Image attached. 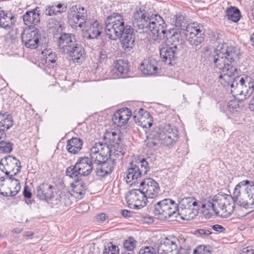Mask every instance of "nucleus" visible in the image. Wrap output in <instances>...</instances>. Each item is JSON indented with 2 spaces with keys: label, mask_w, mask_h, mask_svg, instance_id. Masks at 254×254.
<instances>
[{
  "label": "nucleus",
  "mask_w": 254,
  "mask_h": 254,
  "mask_svg": "<svg viewBox=\"0 0 254 254\" xmlns=\"http://www.w3.org/2000/svg\"><path fill=\"white\" fill-rule=\"evenodd\" d=\"M86 31L88 36L87 39H94L99 37L103 31V27L101 23L95 20L92 22L89 23L87 22Z\"/></svg>",
  "instance_id": "29"
},
{
  "label": "nucleus",
  "mask_w": 254,
  "mask_h": 254,
  "mask_svg": "<svg viewBox=\"0 0 254 254\" xmlns=\"http://www.w3.org/2000/svg\"><path fill=\"white\" fill-rule=\"evenodd\" d=\"M40 37V32L36 28L26 29L21 35L22 43L27 48L31 49H36L38 47Z\"/></svg>",
  "instance_id": "16"
},
{
  "label": "nucleus",
  "mask_w": 254,
  "mask_h": 254,
  "mask_svg": "<svg viewBox=\"0 0 254 254\" xmlns=\"http://www.w3.org/2000/svg\"><path fill=\"white\" fill-rule=\"evenodd\" d=\"M212 228L218 232H222L225 231V228L222 226L218 224L213 225Z\"/></svg>",
  "instance_id": "53"
},
{
  "label": "nucleus",
  "mask_w": 254,
  "mask_h": 254,
  "mask_svg": "<svg viewBox=\"0 0 254 254\" xmlns=\"http://www.w3.org/2000/svg\"><path fill=\"white\" fill-rule=\"evenodd\" d=\"M23 195L25 197H26L27 198H30L32 196V194L30 191V190L27 186H25L24 187V189L23 190Z\"/></svg>",
  "instance_id": "52"
},
{
  "label": "nucleus",
  "mask_w": 254,
  "mask_h": 254,
  "mask_svg": "<svg viewBox=\"0 0 254 254\" xmlns=\"http://www.w3.org/2000/svg\"><path fill=\"white\" fill-rule=\"evenodd\" d=\"M185 239L180 238L179 240L176 237L165 238L163 239L157 248V254H182L184 249L181 248L178 251V245L185 243Z\"/></svg>",
  "instance_id": "10"
},
{
  "label": "nucleus",
  "mask_w": 254,
  "mask_h": 254,
  "mask_svg": "<svg viewBox=\"0 0 254 254\" xmlns=\"http://www.w3.org/2000/svg\"><path fill=\"white\" fill-rule=\"evenodd\" d=\"M125 174L126 175L125 179L127 183H131L130 185L137 183L138 179L142 176L139 168L134 162L131 163L130 167L127 170Z\"/></svg>",
  "instance_id": "27"
},
{
  "label": "nucleus",
  "mask_w": 254,
  "mask_h": 254,
  "mask_svg": "<svg viewBox=\"0 0 254 254\" xmlns=\"http://www.w3.org/2000/svg\"><path fill=\"white\" fill-rule=\"evenodd\" d=\"M226 13L228 19L234 22H237L241 17L239 9L235 6H231L228 8Z\"/></svg>",
  "instance_id": "37"
},
{
  "label": "nucleus",
  "mask_w": 254,
  "mask_h": 254,
  "mask_svg": "<svg viewBox=\"0 0 254 254\" xmlns=\"http://www.w3.org/2000/svg\"><path fill=\"white\" fill-rule=\"evenodd\" d=\"M24 24L28 26L33 25H37L40 22V8L36 7L31 11H27L23 15Z\"/></svg>",
  "instance_id": "26"
},
{
  "label": "nucleus",
  "mask_w": 254,
  "mask_h": 254,
  "mask_svg": "<svg viewBox=\"0 0 254 254\" xmlns=\"http://www.w3.org/2000/svg\"><path fill=\"white\" fill-rule=\"evenodd\" d=\"M53 5H55V7H56V10H62L64 7H65L66 8V6L63 7V5L62 4H61V3H58V4L55 3Z\"/></svg>",
  "instance_id": "61"
},
{
  "label": "nucleus",
  "mask_w": 254,
  "mask_h": 254,
  "mask_svg": "<svg viewBox=\"0 0 254 254\" xmlns=\"http://www.w3.org/2000/svg\"><path fill=\"white\" fill-rule=\"evenodd\" d=\"M174 22L176 27L180 29L183 33L186 31L187 27H188L189 24H188L187 19L184 15L181 13L176 14Z\"/></svg>",
  "instance_id": "35"
},
{
  "label": "nucleus",
  "mask_w": 254,
  "mask_h": 254,
  "mask_svg": "<svg viewBox=\"0 0 254 254\" xmlns=\"http://www.w3.org/2000/svg\"><path fill=\"white\" fill-rule=\"evenodd\" d=\"M235 203L233 195L218 193L211 200L206 201L202 204L204 215L209 218L214 212L221 217H227L234 211Z\"/></svg>",
  "instance_id": "4"
},
{
  "label": "nucleus",
  "mask_w": 254,
  "mask_h": 254,
  "mask_svg": "<svg viewBox=\"0 0 254 254\" xmlns=\"http://www.w3.org/2000/svg\"><path fill=\"white\" fill-rule=\"evenodd\" d=\"M12 150V144L9 141H0V151L4 153H10Z\"/></svg>",
  "instance_id": "48"
},
{
  "label": "nucleus",
  "mask_w": 254,
  "mask_h": 254,
  "mask_svg": "<svg viewBox=\"0 0 254 254\" xmlns=\"http://www.w3.org/2000/svg\"><path fill=\"white\" fill-rule=\"evenodd\" d=\"M152 135L158 138L160 143L165 146L173 145L178 139L177 129L171 127L169 124L157 127L153 132Z\"/></svg>",
  "instance_id": "8"
},
{
  "label": "nucleus",
  "mask_w": 254,
  "mask_h": 254,
  "mask_svg": "<svg viewBox=\"0 0 254 254\" xmlns=\"http://www.w3.org/2000/svg\"><path fill=\"white\" fill-rule=\"evenodd\" d=\"M136 241L131 237L128 238L124 243V247L128 252H132L135 248Z\"/></svg>",
  "instance_id": "47"
},
{
  "label": "nucleus",
  "mask_w": 254,
  "mask_h": 254,
  "mask_svg": "<svg viewBox=\"0 0 254 254\" xmlns=\"http://www.w3.org/2000/svg\"><path fill=\"white\" fill-rule=\"evenodd\" d=\"M144 219L145 220H147L146 221V222H148V223L152 222H153V219L151 217H144Z\"/></svg>",
  "instance_id": "63"
},
{
  "label": "nucleus",
  "mask_w": 254,
  "mask_h": 254,
  "mask_svg": "<svg viewBox=\"0 0 254 254\" xmlns=\"http://www.w3.org/2000/svg\"><path fill=\"white\" fill-rule=\"evenodd\" d=\"M48 24L49 25L50 28H53L54 27L56 28L57 25H58L57 23V21H55L54 19L52 18L49 20Z\"/></svg>",
  "instance_id": "59"
},
{
  "label": "nucleus",
  "mask_w": 254,
  "mask_h": 254,
  "mask_svg": "<svg viewBox=\"0 0 254 254\" xmlns=\"http://www.w3.org/2000/svg\"><path fill=\"white\" fill-rule=\"evenodd\" d=\"M87 10L80 5L72 7L68 12V23L72 27L85 28L87 25Z\"/></svg>",
  "instance_id": "11"
},
{
  "label": "nucleus",
  "mask_w": 254,
  "mask_h": 254,
  "mask_svg": "<svg viewBox=\"0 0 254 254\" xmlns=\"http://www.w3.org/2000/svg\"><path fill=\"white\" fill-rule=\"evenodd\" d=\"M69 49L67 54L74 63H81L84 59V50L82 46L76 42Z\"/></svg>",
  "instance_id": "24"
},
{
  "label": "nucleus",
  "mask_w": 254,
  "mask_h": 254,
  "mask_svg": "<svg viewBox=\"0 0 254 254\" xmlns=\"http://www.w3.org/2000/svg\"><path fill=\"white\" fill-rule=\"evenodd\" d=\"M105 32L108 38L116 40L122 38L121 44L125 50L130 51L134 46L135 35L133 28L125 25L123 16L118 13L108 16L105 21Z\"/></svg>",
  "instance_id": "2"
},
{
  "label": "nucleus",
  "mask_w": 254,
  "mask_h": 254,
  "mask_svg": "<svg viewBox=\"0 0 254 254\" xmlns=\"http://www.w3.org/2000/svg\"><path fill=\"white\" fill-rule=\"evenodd\" d=\"M57 59L58 58L56 54L55 53H54L51 54V55L43 57V58L41 59V63L46 67H48V68H53L56 65V62Z\"/></svg>",
  "instance_id": "38"
},
{
  "label": "nucleus",
  "mask_w": 254,
  "mask_h": 254,
  "mask_svg": "<svg viewBox=\"0 0 254 254\" xmlns=\"http://www.w3.org/2000/svg\"><path fill=\"white\" fill-rule=\"evenodd\" d=\"M75 184L73 186V192L75 196L82 198L85 193V186L79 178L78 181L74 180Z\"/></svg>",
  "instance_id": "39"
},
{
  "label": "nucleus",
  "mask_w": 254,
  "mask_h": 254,
  "mask_svg": "<svg viewBox=\"0 0 254 254\" xmlns=\"http://www.w3.org/2000/svg\"><path fill=\"white\" fill-rule=\"evenodd\" d=\"M227 106L228 110L232 113L238 112L240 109L238 101L236 100H230Z\"/></svg>",
  "instance_id": "49"
},
{
  "label": "nucleus",
  "mask_w": 254,
  "mask_h": 254,
  "mask_svg": "<svg viewBox=\"0 0 254 254\" xmlns=\"http://www.w3.org/2000/svg\"><path fill=\"white\" fill-rule=\"evenodd\" d=\"M13 175L7 176L6 185L8 186V192H6L7 196H15L20 190L21 187L18 180L13 177Z\"/></svg>",
  "instance_id": "31"
},
{
  "label": "nucleus",
  "mask_w": 254,
  "mask_h": 254,
  "mask_svg": "<svg viewBox=\"0 0 254 254\" xmlns=\"http://www.w3.org/2000/svg\"><path fill=\"white\" fill-rule=\"evenodd\" d=\"M110 147L101 142L95 143L90 148V159L94 164H100L109 157Z\"/></svg>",
  "instance_id": "13"
},
{
  "label": "nucleus",
  "mask_w": 254,
  "mask_h": 254,
  "mask_svg": "<svg viewBox=\"0 0 254 254\" xmlns=\"http://www.w3.org/2000/svg\"><path fill=\"white\" fill-rule=\"evenodd\" d=\"M103 254H119V248L110 242L105 246Z\"/></svg>",
  "instance_id": "46"
},
{
  "label": "nucleus",
  "mask_w": 254,
  "mask_h": 254,
  "mask_svg": "<svg viewBox=\"0 0 254 254\" xmlns=\"http://www.w3.org/2000/svg\"><path fill=\"white\" fill-rule=\"evenodd\" d=\"M122 215L125 217H130L132 216V212L127 210H122L121 211Z\"/></svg>",
  "instance_id": "54"
},
{
  "label": "nucleus",
  "mask_w": 254,
  "mask_h": 254,
  "mask_svg": "<svg viewBox=\"0 0 254 254\" xmlns=\"http://www.w3.org/2000/svg\"><path fill=\"white\" fill-rule=\"evenodd\" d=\"M104 138L110 143L111 145L112 143H115L121 141L120 135L115 131L106 132L105 133Z\"/></svg>",
  "instance_id": "43"
},
{
  "label": "nucleus",
  "mask_w": 254,
  "mask_h": 254,
  "mask_svg": "<svg viewBox=\"0 0 254 254\" xmlns=\"http://www.w3.org/2000/svg\"><path fill=\"white\" fill-rule=\"evenodd\" d=\"M21 229L19 228H15L13 230V232L16 234H19L21 232Z\"/></svg>",
  "instance_id": "64"
},
{
  "label": "nucleus",
  "mask_w": 254,
  "mask_h": 254,
  "mask_svg": "<svg viewBox=\"0 0 254 254\" xmlns=\"http://www.w3.org/2000/svg\"><path fill=\"white\" fill-rule=\"evenodd\" d=\"M6 180H7V175H5V177H1L0 178V185L3 186V184H2L3 182H5V184H6Z\"/></svg>",
  "instance_id": "62"
},
{
  "label": "nucleus",
  "mask_w": 254,
  "mask_h": 254,
  "mask_svg": "<svg viewBox=\"0 0 254 254\" xmlns=\"http://www.w3.org/2000/svg\"><path fill=\"white\" fill-rule=\"evenodd\" d=\"M159 143L160 140H158V138L157 137H155L154 139L148 138L146 143V145L149 148H153L157 145Z\"/></svg>",
  "instance_id": "51"
},
{
  "label": "nucleus",
  "mask_w": 254,
  "mask_h": 254,
  "mask_svg": "<svg viewBox=\"0 0 254 254\" xmlns=\"http://www.w3.org/2000/svg\"><path fill=\"white\" fill-rule=\"evenodd\" d=\"M6 138V134L4 129L0 128V141L4 140Z\"/></svg>",
  "instance_id": "60"
},
{
  "label": "nucleus",
  "mask_w": 254,
  "mask_h": 254,
  "mask_svg": "<svg viewBox=\"0 0 254 254\" xmlns=\"http://www.w3.org/2000/svg\"><path fill=\"white\" fill-rule=\"evenodd\" d=\"M53 189L51 185L43 183L37 187V196L40 199L48 202L53 196Z\"/></svg>",
  "instance_id": "23"
},
{
  "label": "nucleus",
  "mask_w": 254,
  "mask_h": 254,
  "mask_svg": "<svg viewBox=\"0 0 254 254\" xmlns=\"http://www.w3.org/2000/svg\"><path fill=\"white\" fill-rule=\"evenodd\" d=\"M197 204L196 199L192 197L184 198L180 201V208H193Z\"/></svg>",
  "instance_id": "42"
},
{
  "label": "nucleus",
  "mask_w": 254,
  "mask_h": 254,
  "mask_svg": "<svg viewBox=\"0 0 254 254\" xmlns=\"http://www.w3.org/2000/svg\"><path fill=\"white\" fill-rule=\"evenodd\" d=\"M57 38L60 51L64 54L76 42L75 35L69 33H61Z\"/></svg>",
  "instance_id": "18"
},
{
  "label": "nucleus",
  "mask_w": 254,
  "mask_h": 254,
  "mask_svg": "<svg viewBox=\"0 0 254 254\" xmlns=\"http://www.w3.org/2000/svg\"><path fill=\"white\" fill-rule=\"evenodd\" d=\"M139 187L141 188L144 194L149 198H156L159 194L160 187L158 183L152 178H149L144 179L140 182Z\"/></svg>",
  "instance_id": "17"
},
{
  "label": "nucleus",
  "mask_w": 254,
  "mask_h": 254,
  "mask_svg": "<svg viewBox=\"0 0 254 254\" xmlns=\"http://www.w3.org/2000/svg\"><path fill=\"white\" fill-rule=\"evenodd\" d=\"M181 210H178L179 212L177 214L179 215L181 219L183 220L190 221L193 219L196 215V211H193V208H180Z\"/></svg>",
  "instance_id": "36"
},
{
  "label": "nucleus",
  "mask_w": 254,
  "mask_h": 254,
  "mask_svg": "<svg viewBox=\"0 0 254 254\" xmlns=\"http://www.w3.org/2000/svg\"><path fill=\"white\" fill-rule=\"evenodd\" d=\"M235 203L246 208L254 206V183L248 180L239 182L233 191Z\"/></svg>",
  "instance_id": "5"
},
{
  "label": "nucleus",
  "mask_w": 254,
  "mask_h": 254,
  "mask_svg": "<svg viewBox=\"0 0 254 254\" xmlns=\"http://www.w3.org/2000/svg\"><path fill=\"white\" fill-rule=\"evenodd\" d=\"M99 59L101 62H103L107 58V55L106 53V52L102 51L99 54Z\"/></svg>",
  "instance_id": "58"
},
{
  "label": "nucleus",
  "mask_w": 254,
  "mask_h": 254,
  "mask_svg": "<svg viewBox=\"0 0 254 254\" xmlns=\"http://www.w3.org/2000/svg\"><path fill=\"white\" fill-rule=\"evenodd\" d=\"M136 165L139 168L141 175H145L149 170L148 162L145 159H142L136 163Z\"/></svg>",
  "instance_id": "45"
},
{
  "label": "nucleus",
  "mask_w": 254,
  "mask_h": 254,
  "mask_svg": "<svg viewBox=\"0 0 254 254\" xmlns=\"http://www.w3.org/2000/svg\"><path fill=\"white\" fill-rule=\"evenodd\" d=\"M126 200L129 205L134 209H140L147 204V196L144 194L141 188L139 189H132L129 190L127 196Z\"/></svg>",
  "instance_id": "14"
},
{
  "label": "nucleus",
  "mask_w": 254,
  "mask_h": 254,
  "mask_svg": "<svg viewBox=\"0 0 254 254\" xmlns=\"http://www.w3.org/2000/svg\"><path fill=\"white\" fill-rule=\"evenodd\" d=\"M55 5H48L43 10V13L47 16H53L58 14H61L62 12L65 11L66 8L64 7L62 10H56Z\"/></svg>",
  "instance_id": "44"
},
{
  "label": "nucleus",
  "mask_w": 254,
  "mask_h": 254,
  "mask_svg": "<svg viewBox=\"0 0 254 254\" xmlns=\"http://www.w3.org/2000/svg\"><path fill=\"white\" fill-rule=\"evenodd\" d=\"M180 51L178 49L174 48L172 46L171 47H162L160 50V57L163 61L168 64H172V62L175 60L176 55Z\"/></svg>",
  "instance_id": "30"
},
{
  "label": "nucleus",
  "mask_w": 254,
  "mask_h": 254,
  "mask_svg": "<svg viewBox=\"0 0 254 254\" xmlns=\"http://www.w3.org/2000/svg\"><path fill=\"white\" fill-rule=\"evenodd\" d=\"M12 117L9 115L0 113V127L4 129H8L12 126Z\"/></svg>",
  "instance_id": "40"
},
{
  "label": "nucleus",
  "mask_w": 254,
  "mask_h": 254,
  "mask_svg": "<svg viewBox=\"0 0 254 254\" xmlns=\"http://www.w3.org/2000/svg\"><path fill=\"white\" fill-rule=\"evenodd\" d=\"M109 157L117 162L122 158L125 153V149L121 141L112 143L111 147L110 148Z\"/></svg>",
  "instance_id": "32"
},
{
  "label": "nucleus",
  "mask_w": 254,
  "mask_h": 254,
  "mask_svg": "<svg viewBox=\"0 0 254 254\" xmlns=\"http://www.w3.org/2000/svg\"><path fill=\"white\" fill-rule=\"evenodd\" d=\"M177 210V204L171 199L166 198L154 205L153 213L158 218L164 219L175 215Z\"/></svg>",
  "instance_id": "9"
},
{
  "label": "nucleus",
  "mask_w": 254,
  "mask_h": 254,
  "mask_svg": "<svg viewBox=\"0 0 254 254\" xmlns=\"http://www.w3.org/2000/svg\"><path fill=\"white\" fill-rule=\"evenodd\" d=\"M94 162L87 157L80 158L74 166L66 169V174L74 180L78 181L80 176H87L91 174L94 168Z\"/></svg>",
  "instance_id": "7"
},
{
  "label": "nucleus",
  "mask_w": 254,
  "mask_h": 254,
  "mask_svg": "<svg viewBox=\"0 0 254 254\" xmlns=\"http://www.w3.org/2000/svg\"><path fill=\"white\" fill-rule=\"evenodd\" d=\"M204 29L202 25L197 23H190L187 27L184 34L188 42L196 48L204 40Z\"/></svg>",
  "instance_id": "12"
},
{
  "label": "nucleus",
  "mask_w": 254,
  "mask_h": 254,
  "mask_svg": "<svg viewBox=\"0 0 254 254\" xmlns=\"http://www.w3.org/2000/svg\"><path fill=\"white\" fill-rule=\"evenodd\" d=\"M230 85L232 94L236 96H243L245 99L249 98L254 91L253 80L247 75L237 76ZM249 109L251 111H254V96L250 101Z\"/></svg>",
  "instance_id": "6"
},
{
  "label": "nucleus",
  "mask_w": 254,
  "mask_h": 254,
  "mask_svg": "<svg viewBox=\"0 0 254 254\" xmlns=\"http://www.w3.org/2000/svg\"><path fill=\"white\" fill-rule=\"evenodd\" d=\"M21 168L19 160L11 155L5 156L0 161V170L7 176L12 173V175H16L20 172Z\"/></svg>",
  "instance_id": "15"
},
{
  "label": "nucleus",
  "mask_w": 254,
  "mask_h": 254,
  "mask_svg": "<svg viewBox=\"0 0 254 254\" xmlns=\"http://www.w3.org/2000/svg\"><path fill=\"white\" fill-rule=\"evenodd\" d=\"M128 71L127 62L122 60H118L115 62L112 72L115 74L113 78H123Z\"/></svg>",
  "instance_id": "28"
},
{
  "label": "nucleus",
  "mask_w": 254,
  "mask_h": 254,
  "mask_svg": "<svg viewBox=\"0 0 254 254\" xmlns=\"http://www.w3.org/2000/svg\"><path fill=\"white\" fill-rule=\"evenodd\" d=\"M209 246H200L194 250V254H211Z\"/></svg>",
  "instance_id": "50"
},
{
  "label": "nucleus",
  "mask_w": 254,
  "mask_h": 254,
  "mask_svg": "<svg viewBox=\"0 0 254 254\" xmlns=\"http://www.w3.org/2000/svg\"><path fill=\"white\" fill-rule=\"evenodd\" d=\"M133 119L135 122L143 128H149L152 125V118L149 113L142 109L134 115Z\"/></svg>",
  "instance_id": "22"
},
{
  "label": "nucleus",
  "mask_w": 254,
  "mask_h": 254,
  "mask_svg": "<svg viewBox=\"0 0 254 254\" xmlns=\"http://www.w3.org/2000/svg\"><path fill=\"white\" fill-rule=\"evenodd\" d=\"M140 70L146 75H153L157 72L158 70V63L153 59H144L140 64Z\"/></svg>",
  "instance_id": "25"
},
{
  "label": "nucleus",
  "mask_w": 254,
  "mask_h": 254,
  "mask_svg": "<svg viewBox=\"0 0 254 254\" xmlns=\"http://www.w3.org/2000/svg\"><path fill=\"white\" fill-rule=\"evenodd\" d=\"M171 39L172 41V46L174 47V48L180 51L183 48L184 44V40L182 38L180 34L177 32H175L172 36Z\"/></svg>",
  "instance_id": "41"
},
{
  "label": "nucleus",
  "mask_w": 254,
  "mask_h": 254,
  "mask_svg": "<svg viewBox=\"0 0 254 254\" xmlns=\"http://www.w3.org/2000/svg\"><path fill=\"white\" fill-rule=\"evenodd\" d=\"M107 217V216L105 213H100L96 216L97 219L101 221H105Z\"/></svg>",
  "instance_id": "56"
},
{
  "label": "nucleus",
  "mask_w": 254,
  "mask_h": 254,
  "mask_svg": "<svg viewBox=\"0 0 254 254\" xmlns=\"http://www.w3.org/2000/svg\"><path fill=\"white\" fill-rule=\"evenodd\" d=\"M54 53V52H53V51L51 49H45L42 52V55L43 56V57H45Z\"/></svg>",
  "instance_id": "57"
},
{
  "label": "nucleus",
  "mask_w": 254,
  "mask_h": 254,
  "mask_svg": "<svg viewBox=\"0 0 254 254\" xmlns=\"http://www.w3.org/2000/svg\"><path fill=\"white\" fill-rule=\"evenodd\" d=\"M117 162L112 159L110 157L107 158L103 162H100V164H96L95 172L97 175L100 177H105L109 174H111Z\"/></svg>",
  "instance_id": "20"
},
{
  "label": "nucleus",
  "mask_w": 254,
  "mask_h": 254,
  "mask_svg": "<svg viewBox=\"0 0 254 254\" xmlns=\"http://www.w3.org/2000/svg\"><path fill=\"white\" fill-rule=\"evenodd\" d=\"M239 49L228 43L219 44L210 56L215 67L221 70L223 75H220L219 81L223 84L222 80L226 81L235 74L237 69L232 63L236 59H239Z\"/></svg>",
  "instance_id": "1"
},
{
  "label": "nucleus",
  "mask_w": 254,
  "mask_h": 254,
  "mask_svg": "<svg viewBox=\"0 0 254 254\" xmlns=\"http://www.w3.org/2000/svg\"><path fill=\"white\" fill-rule=\"evenodd\" d=\"M14 16L11 14L1 12L0 14V27L4 29H9L13 25Z\"/></svg>",
  "instance_id": "34"
},
{
  "label": "nucleus",
  "mask_w": 254,
  "mask_h": 254,
  "mask_svg": "<svg viewBox=\"0 0 254 254\" xmlns=\"http://www.w3.org/2000/svg\"><path fill=\"white\" fill-rule=\"evenodd\" d=\"M131 116V112L129 109L122 108L115 113L112 121L114 125L122 127L127 123Z\"/></svg>",
  "instance_id": "21"
},
{
  "label": "nucleus",
  "mask_w": 254,
  "mask_h": 254,
  "mask_svg": "<svg viewBox=\"0 0 254 254\" xmlns=\"http://www.w3.org/2000/svg\"><path fill=\"white\" fill-rule=\"evenodd\" d=\"M82 140L76 137H73L67 141L66 148L68 152L72 154H77L82 149Z\"/></svg>",
  "instance_id": "33"
},
{
  "label": "nucleus",
  "mask_w": 254,
  "mask_h": 254,
  "mask_svg": "<svg viewBox=\"0 0 254 254\" xmlns=\"http://www.w3.org/2000/svg\"><path fill=\"white\" fill-rule=\"evenodd\" d=\"M133 26L142 32L150 31L154 41H158L167 37V24L164 20L157 14H150L140 9L133 14Z\"/></svg>",
  "instance_id": "3"
},
{
  "label": "nucleus",
  "mask_w": 254,
  "mask_h": 254,
  "mask_svg": "<svg viewBox=\"0 0 254 254\" xmlns=\"http://www.w3.org/2000/svg\"><path fill=\"white\" fill-rule=\"evenodd\" d=\"M197 231L199 234L203 235L208 236L211 234V232L209 230L206 229H200L197 230Z\"/></svg>",
  "instance_id": "55"
},
{
  "label": "nucleus",
  "mask_w": 254,
  "mask_h": 254,
  "mask_svg": "<svg viewBox=\"0 0 254 254\" xmlns=\"http://www.w3.org/2000/svg\"><path fill=\"white\" fill-rule=\"evenodd\" d=\"M74 196L69 191L60 192L55 199L52 200L53 207H70L73 204Z\"/></svg>",
  "instance_id": "19"
}]
</instances>
